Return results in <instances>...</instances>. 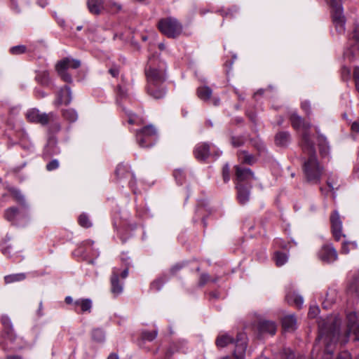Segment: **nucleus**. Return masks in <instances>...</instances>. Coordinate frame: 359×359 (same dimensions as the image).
<instances>
[{
  "label": "nucleus",
  "mask_w": 359,
  "mask_h": 359,
  "mask_svg": "<svg viewBox=\"0 0 359 359\" xmlns=\"http://www.w3.org/2000/svg\"><path fill=\"white\" fill-rule=\"evenodd\" d=\"M167 280L168 278L164 276L154 280L150 285L151 290L156 291L160 290Z\"/></svg>",
  "instance_id": "32"
},
{
  "label": "nucleus",
  "mask_w": 359,
  "mask_h": 359,
  "mask_svg": "<svg viewBox=\"0 0 359 359\" xmlns=\"http://www.w3.org/2000/svg\"><path fill=\"white\" fill-rule=\"evenodd\" d=\"M25 278V275L24 273H18L6 276L4 278L5 282L6 283H11L15 281H20Z\"/></svg>",
  "instance_id": "36"
},
{
  "label": "nucleus",
  "mask_w": 359,
  "mask_h": 359,
  "mask_svg": "<svg viewBox=\"0 0 359 359\" xmlns=\"http://www.w3.org/2000/svg\"><path fill=\"white\" fill-rule=\"evenodd\" d=\"M353 79L355 84V88L359 93V67H355L353 69Z\"/></svg>",
  "instance_id": "46"
},
{
  "label": "nucleus",
  "mask_w": 359,
  "mask_h": 359,
  "mask_svg": "<svg viewBox=\"0 0 359 359\" xmlns=\"http://www.w3.org/2000/svg\"><path fill=\"white\" fill-rule=\"evenodd\" d=\"M327 2L332 8V21L337 31L339 34L344 33L345 31L346 19L343 14L340 0H327Z\"/></svg>",
  "instance_id": "5"
},
{
  "label": "nucleus",
  "mask_w": 359,
  "mask_h": 359,
  "mask_svg": "<svg viewBox=\"0 0 359 359\" xmlns=\"http://www.w3.org/2000/svg\"><path fill=\"white\" fill-rule=\"evenodd\" d=\"M156 136V128L153 126L149 125L137 133L136 138L141 147H149L154 144Z\"/></svg>",
  "instance_id": "8"
},
{
  "label": "nucleus",
  "mask_w": 359,
  "mask_h": 359,
  "mask_svg": "<svg viewBox=\"0 0 359 359\" xmlns=\"http://www.w3.org/2000/svg\"><path fill=\"white\" fill-rule=\"evenodd\" d=\"M281 323L283 329L286 332H292L297 328V319L292 314L283 317Z\"/></svg>",
  "instance_id": "20"
},
{
  "label": "nucleus",
  "mask_w": 359,
  "mask_h": 359,
  "mask_svg": "<svg viewBox=\"0 0 359 359\" xmlns=\"http://www.w3.org/2000/svg\"><path fill=\"white\" fill-rule=\"evenodd\" d=\"M107 359H118V357L115 353H111L108 356Z\"/></svg>",
  "instance_id": "61"
},
{
  "label": "nucleus",
  "mask_w": 359,
  "mask_h": 359,
  "mask_svg": "<svg viewBox=\"0 0 359 359\" xmlns=\"http://www.w3.org/2000/svg\"><path fill=\"white\" fill-rule=\"evenodd\" d=\"M237 156L240 162L243 164L252 165L256 161L255 157L245 150L238 151Z\"/></svg>",
  "instance_id": "23"
},
{
  "label": "nucleus",
  "mask_w": 359,
  "mask_h": 359,
  "mask_svg": "<svg viewBox=\"0 0 359 359\" xmlns=\"http://www.w3.org/2000/svg\"><path fill=\"white\" fill-rule=\"evenodd\" d=\"M234 169L236 184H246L245 185H250L249 183L252 180H256L254 172L250 168H243L241 165H235Z\"/></svg>",
  "instance_id": "11"
},
{
  "label": "nucleus",
  "mask_w": 359,
  "mask_h": 359,
  "mask_svg": "<svg viewBox=\"0 0 359 359\" xmlns=\"http://www.w3.org/2000/svg\"><path fill=\"white\" fill-rule=\"evenodd\" d=\"M93 339L98 342H102L104 340L105 336L102 330L95 329L92 333Z\"/></svg>",
  "instance_id": "37"
},
{
  "label": "nucleus",
  "mask_w": 359,
  "mask_h": 359,
  "mask_svg": "<svg viewBox=\"0 0 359 359\" xmlns=\"http://www.w3.org/2000/svg\"><path fill=\"white\" fill-rule=\"evenodd\" d=\"M197 95L201 100L208 101L211 97L212 90L208 86H201L198 88Z\"/></svg>",
  "instance_id": "28"
},
{
  "label": "nucleus",
  "mask_w": 359,
  "mask_h": 359,
  "mask_svg": "<svg viewBox=\"0 0 359 359\" xmlns=\"http://www.w3.org/2000/svg\"><path fill=\"white\" fill-rule=\"evenodd\" d=\"M147 86L150 88L154 86H161L165 80V72L163 67L149 65L145 69Z\"/></svg>",
  "instance_id": "7"
},
{
  "label": "nucleus",
  "mask_w": 359,
  "mask_h": 359,
  "mask_svg": "<svg viewBox=\"0 0 359 359\" xmlns=\"http://www.w3.org/2000/svg\"><path fill=\"white\" fill-rule=\"evenodd\" d=\"M238 191V199L241 204H245L249 201L251 185L236 184Z\"/></svg>",
  "instance_id": "19"
},
{
  "label": "nucleus",
  "mask_w": 359,
  "mask_h": 359,
  "mask_svg": "<svg viewBox=\"0 0 359 359\" xmlns=\"http://www.w3.org/2000/svg\"><path fill=\"white\" fill-rule=\"evenodd\" d=\"M302 109L306 111L307 114H310L311 112V104L309 102L304 101L302 103Z\"/></svg>",
  "instance_id": "55"
},
{
  "label": "nucleus",
  "mask_w": 359,
  "mask_h": 359,
  "mask_svg": "<svg viewBox=\"0 0 359 359\" xmlns=\"http://www.w3.org/2000/svg\"><path fill=\"white\" fill-rule=\"evenodd\" d=\"M327 186L329 187V188H330L331 190H334V185H333V184H332V183L331 182V181H330V178L327 180Z\"/></svg>",
  "instance_id": "60"
},
{
  "label": "nucleus",
  "mask_w": 359,
  "mask_h": 359,
  "mask_svg": "<svg viewBox=\"0 0 359 359\" xmlns=\"http://www.w3.org/2000/svg\"><path fill=\"white\" fill-rule=\"evenodd\" d=\"M195 158L201 161H205L210 155V145L207 143L196 144L194 150Z\"/></svg>",
  "instance_id": "16"
},
{
  "label": "nucleus",
  "mask_w": 359,
  "mask_h": 359,
  "mask_svg": "<svg viewBox=\"0 0 359 359\" xmlns=\"http://www.w3.org/2000/svg\"><path fill=\"white\" fill-rule=\"evenodd\" d=\"M337 359H351V354L347 351L341 352ZM359 359V358H358Z\"/></svg>",
  "instance_id": "56"
},
{
  "label": "nucleus",
  "mask_w": 359,
  "mask_h": 359,
  "mask_svg": "<svg viewBox=\"0 0 359 359\" xmlns=\"http://www.w3.org/2000/svg\"><path fill=\"white\" fill-rule=\"evenodd\" d=\"M174 176L178 183L182 184L184 176H183V172L182 170H177L174 172Z\"/></svg>",
  "instance_id": "51"
},
{
  "label": "nucleus",
  "mask_w": 359,
  "mask_h": 359,
  "mask_svg": "<svg viewBox=\"0 0 359 359\" xmlns=\"http://www.w3.org/2000/svg\"><path fill=\"white\" fill-rule=\"evenodd\" d=\"M311 125L310 123L305 122L304 121H303V123L302 124L301 127L304 130V131L302 135V140H301L300 144L302 142L303 135L305 133H307L309 135L310 140L312 142V140L311 139V135L309 133V129L311 128Z\"/></svg>",
  "instance_id": "49"
},
{
  "label": "nucleus",
  "mask_w": 359,
  "mask_h": 359,
  "mask_svg": "<svg viewBox=\"0 0 359 359\" xmlns=\"http://www.w3.org/2000/svg\"><path fill=\"white\" fill-rule=\"evenodd\" d=\"M349 43V47L346 49L345 55L350 60H353L359 57V25L354 29Z\"/></svg>",
  "instance_id": "10"
},
{
  "label": "nucleus",
  "mask_w": 359,
  "mask_h": 359,
  "mask_svg": "<svg viewBox=\"0 0 359 359\" xmlns=\"http://www.w3.org/2000/svg\"><path fill=\"white\" fill-rule=\"evenodd\" d=\"M219 99H217V98H214L213 99V104L215 105H217L219 104Z\"/></svg>",
  "instance_id": "63"
},
{
  "label": "nucleus",
  "mask_w": 359,
  "mask_h": 359,
  "mask_svg": "<svg viewBox=\"0 0 359 359\" xmlns=\"http://www.w3.org/2000/svg\"><path fill=\"white\" fill-rule=\"evenodd\" d=\"M290 120L292 126L296 130L299 129L301 128L304 121L302 118L295 112L291 114L290 116Z\"/></svg>",
  "instance_id": "31"
},
{
  "label": "nucleus",
  "mask_w": 359,
  "mask_h": 359,
  "mask_svg": "<svg viewBox=\"0 0 359 359\" xmlns=\"http://www.w3.org/2000/svg\"><path fill=\"white\" fill-rule=\"evenodd\" d=\"M158 28L160 32L168 38H177L182 32V25L174 18H165L159 20Z\"/></svg>",
  "instance_id": "4"
},
{
  "label": "nucleus",
  "mask_w": 359,
  "mask_h": 359,
  "mask_svg": "<svg viewBox=\"0 0 359 359\" xmlns=\"http://www.w3.org/2000/svg\"><path fill=\"white\" fill-rule=\"evenodd\" d=\"M238 11V9L235 7L229 8L227 11H220V13L223 16H230L233 17V13H236Z\"/></svg>",
  "instance_id": "50"
},
{
  "label": "nucleus",
  "mask_w": 359,
  "mask_h": 359,
  "mask_svg": "<svg viewBox=\"0 0 359 359\" xmlns=\"http://www.w3.org/2000/svg\"><path fill=\"white\" fill-rule=\"evenodd\" d=\"M231 144L235 147H241L244 144V139L242 137H232Z\"/></svg>",
  "instance_id": "45"
},
{
  "label": "nucleus",
  "mask_w": 359,
  "mask_h": 359,
  "mask_svg": "<svg viewBox=\"0 0 359 359\" xmlns=\"http://www.w3.org/2000/svg\"><path fill=\"white\" fill-rule=\"evenodd\" d=\"M59 167V162L56 159L52 160L46 165V169L48 171H52L57 169Z\"/></svg>",
  "instance_id": "48"
},
{
  "label": "nucleus",
  "mask_w": 359,
  "mask_h": 359,
  "mask_svg": "<svg viewBox=\"0 0 359 359\" xmlns=\"http://www.w3.org/2000/svg\"><path fill=\"white\" fill-rule=\"evenodd\" d=\"M62 115L63 118L69 122H74L78 118L77 112L73 109L62 110Z\"/></svg>",
  "instance_id": "29"
},
{
  "label": "nucleus",
  "mask_w": 359,
  "mask_h": 359,
  "mask_svg": "<svg viewBox=\"0 0 359 359\" xmlns=\"http://www.w3.org/2000/svg\"><path fill=\"white\" fill-rule=\"evenodd\" d=\"M235 341L236 340L234 341L228 334H220L216 339L215 344L218 348H224L229 344H235Z\"/></svg>",
  "instance_id": "24"
},
{
  "label": "nucleus",
  "mask_w": 359,
  "mask_h": 359,
  "mask_svg": "<svg viewBox=\"0 0 359 359\" xmlns=\"http://www.w3.org/2000/svg\"><path fill=\"white\" fill-rule=\"evenodd\" d=\"M72 101V93L70 88L65 86L63 88H61L57 94V97L55 101V104L59 106L62 104H69Z\"/></svg>",
  "instance_id": "18"
},
{
  "label": "nucleus",
  "mask_w": 359,
  "mask_h": 359,
  "mask_svg": "<svg viewBox=\"0 0 359 359\" xmlns=\"http://www.w3.org/2000/svg\"><path fill=\"white\" fill-rule=\"evenodd\" d=\"M358 248L356 242H348L345 241L342 243L341 252L343 254H348L351 250H355Z\"/></svg>",
  "instance_id": "34"
},
{
  "label": "nucleus",
  "mask_w": 359,
  "mask_h": 359,
  "mask_svg": "<svg viewBox=\"0 0 359 359\" xmlns=\"http://www.w3.org/2000/svg\"><path fill=\"white\" fill-rule=\"evenodd\" d=\"M248 345V337L245 333H238L235 341V349L233 351V359H244ZM221 359H233L229 356L223 357Z\"/></svg>",
  "instance_id": "9"
},
{
  "label": "nucleus",
  "mask_w": 359,
  "mask_h": 359,
  "mask_svg": "<svg viewBox=\"0 0 359 359\" xmlns=\"http://www.w3.org/2000/svg\"><path fill=\"white\" fill-rule=\"evenodd\" d=\"M26 117L29 122L39 123L41 126L50 125V133H57L61 129V125L58 121L57 114L53 111L44 113L37 109H31L26 113Z\"/></svg>",
  "instance_id": "3"
},
{
  "label": "nucleus",
  "mask_w": 359,
  "mask_h": 359,
  "mask_svg": "<svg viewBox=\"0 0 359 359\" xmlns=\"http://www.w3.org/2000/svg\"><path fill=\"white\" fill-rule=\"evenodd\" d=\"M120 269L114 267L112 269L111 276L110 278L111 283V292L114 296H117L123 292V285L119 282Z\"/></svg>",
  "instance_id": "14"
},
{
  "label": "nucleus",
  "mask_w": 359,
  "mask_h": 359,
  "mask_svg": "<svg viewBox=\"0 0 359 359\" xmlns=\"http://www.w3.org/2000/svg\"><path fill=\"white\" fill-rule=\"evenodd\" d=\"M222 177L224 182H227L230 180V170L228 164L224 165L222 168Z\"/></svg>",
  "instance_id": "44"
},
{
  "label": "nucleus",
  "mask_w": 359,
  "mask_h": 359,
  "mask_svg": "<svg viewBox=\"0 0 359 359\" xmlns=\"http://www.w3.org/2000/svg\"><path fill=\"white\" fill-rule=\"evenodd\" d=\"M1 322L4 326L5 328L8 329V330H11L12 328V325H11V322L9 319L8 317L7 316H3L1 318Z\"/></svg>",
  "instance_id": "52"
},
{
  "label": "nucleus",
  "mask_w": 359,
  "mask_h": 359,
  "mask_svg": "<svg viewBox=\"0 0 359 359\" xmlns=\"http://www.w3.org/2000/svg\"><path fill=\"white\" fill-rule=\"evenodd\" d=\"M275 261L278 266H281L287 262V256L285 253L276 252L275 253Z\"/></svg>",
  "instance_id": "35"
},
{
  "label": "nucleus",
  "mask_w": 359,
  "mask_h": 359,
  "mask_svg": "<svg viewBox=\"0 0 359 359\" xmlns=\"http://www.w3.org/2000/svg\"><path fill=\"white\" fill-rule=\"evenodd\" d=\"M148 94L155 99H160L165 95V90L161 86H154L150 88V86L147 87Z\"/></svg>",
  "instance_id": "25"
},
{
  "label": "nucleus",
  "mask_w": 359,
  "mask_h": 359,
  "mask_svg": "<svg viewBox=\"0 0 359 359\" xmlns=\"http://www.w3.org/2000/svg\"><path fill=\"white\" fill-rule=\"evenodd\" d=\"M120 69L117 65H112L109 69V73L114 78L117 77L119 74Z\"/></svg>",
  "instance_id": "47"
},
{
  "label": "nucleus",
  "mask_w": 359,
  "mask_h": 359,
  "mask_svg": "<svg viewBox=\"0 0 359 359\" xmlns=\"http://www.w3.org/2000/svg\"><path fill=\"white\" fill-rule=\"evenodd\" d=\"M276 325L270 320H262L257 325L259 337H261L266 334L274 335L276 332Z\"/></svg>",
  "instance_id": "15"
},
{
  "label": "nucleus",
  "mask_w": 359,
  "mask_h": 359,
  "mask_svg": "<svg viewBox=\"0 0 359 359\" xmlns=\"http://www.w3.org/2000/svg\"><path fill=\"white\" fill-rule=\"evenodd\" d=\"M156 335H157V332L156 331H153V332L145 331V332H142V337L144 340H147V341H153L156 337Z\"/></svg>",
  "instance_id": "40"
},
{
  "label": "nucleus",
  "mask_w": 359,
  "mask_h": 359,
  "mask_svg": "<svg viewBox=\"0 0 359 359\" xmlns=\"http://www.w3.org/2000/svg\"><path fill=\"white\" fill-rule=\"evenodd\" d=\"M351 130L353 133H358L359 132V123L357 121H355L351 125Z\"/></svg>",
  "instance_id": "57"
},
{
  "label": "nucleus",
  "mask_w": 359,
  "mask_h": 359,
  "mask_svg": "<svg viewBox=\"0 0 359 359\" xmlns=\"http://www.w3.org/2000/svg\"><path fill=\"white\" fill-rule=\"evenodd\" d=\"M7 359H21V358L18 356H9V357H8Z\"/></svg>",
  "instance_id": "64"
},
{
  "label": "nucleus",
  "mask_w": 359,
  "mask_h": 359,
  "mask_svg": "<svg viewBox=\"0 0 359 359\" xmlns=\"http://www.w3.org/2000/svg\"><path fill=\"white\" fill-rule=\"evenodd\" d=\"M318 257L323 262L332 263L337 259L338 254L332 244H325L319 250Z\"/></svg>",
  "instance_id": "12"
},
{
  "label": "nucleus",
  "mask_w": 359,
  "mask_h": 359,
  "mask_svg": "<svg viewBox=\"0 0 359 359\" xmlns=\"http://www.w3.org/2000/svg\"><path fill=\"white\" fill-rule=\"evenodd\" d=\"M276 145L281 147H287L290 142V135L288 132L280 131L275 136Z\"/></svg>",
  "instance_id": "22"
},
{
  "label": "nucleus",
  "mask_w": 359,
  "mask_h": 359,
  "mask_svg": "<svg viewBox=\"0 0 359 359\" xmlns=\"http://www.w3.org/2000/svg\"><path fill=\"white\" fill-rule=\"evenodd\" d=\"M115 174L118 178H126L128 177H133V175L129 170L128 167L122 163L117 166L115 170Z\"/></svg>",
  "instance_id": "27"
},
{
  "label": "nucleus",
  "mask_w": 359,
  "mask_h": 359,
  "mask_svg": "<svg viewBox=\"0 0 359 359\" xmlns=\"http://www.w3.org/2000/svg\"><path fill=\"white\" fill-rule=\"evenodd\" d=\"M9 51L12 55H18L25 53L27 51V47L24 45H18L11 47Z\"/></svg>",
  "instance_id": "38"
},
{
  "label": "nucleus",
  "mask_w": 359,
  "mask_h": 359,
  "mask_svg": "<svg viewBox=\"0 0 359 359\" xmlns=\"http://www.w3.org/2000/svg\"><path fill=\"white\" fill-rule=\"evenodd\" d=\"M301 147L303 152L309 156L303 165L306 178L310 182L318 183L323 174L324 168L316 158L314 144L310 140L309 135L307 133L303 135Z\"/></svg>",
  "instance_id": "2"
},
{
  "label": "nucleus",
  "mask_w": 359,
  "mask_h": 359,
  "mask_svg": "<svg viewBox=\"0 0 359 359\" xmlns=\"http://www.w3.org/2000/svg\"><path fill=\"white\" fill-rule=\"evenodd\" d=\"M285 299L288 304L294 305L299 309L302 308L304 303L303 297L295 292H288L285 296Z\"/></svg>",
  "instance_id": "21"
},
{
  "label": "nucleus",
  "mask_w": 359,
  "mask_h": 359,
  "mask_svg": "<svg viewBox=\"0 0 359 359\" xmlns=\"http://www.w3.org/2000/svg\"><path fill=\"white\" fill-rule=\"evenodd\" d=\"M79 224L84 228H89L92 224L87 215L83 213L79 217Z\"/></svg>",
  "instance_id": "39"
},
{
  "label": "nucleus",
  "mask_w": 359,
  "mask_h": 359,
  "mask_svg": "<svg viewBox=\"0 0 359 359\" xmlns=\"http://www.w3.org/2000/svg\"><path fill=\"white\" fill-rule=\"evenodd\" d=\"M350 290L356 293L359 297V272L357 276L355 278L353 282L351 283Z\"/></svg>",
  "instance_id": "41"
},
{
  "label": "nucleus",
  "mask_w": 359,
  "mask_h": 359,
  "mask_svg": "<svg viewBox=\"0 0 359 359\" xmlns=\"http://www.w3.org/2000/svg\"><path fill=\"white\" fill-rule=\"evenodd\" d=\"M208 281H210V276L208 273H202L200 276L198 284L203 286ZM211 281L216 282L217 279H212Z\"/></svg>",
  "instance_id": "43"
},
{
  "label": "nucleus",
  "mask_w": 359,
  "mask_h": 359,
  "mask_svg": "<svg viewBox=\"0 0 359 359\" xmlns=\"http://www.w3.org/2000/svg\"><path fill=\"white\" fill-rule=\"evenodd\" d=\"M86 4L89 12L93 15H100L106 10L104 0H87Z\"/></svg>",
  "instance_id": "17"
},
{
  "label": "nucleus",
  "mask_w": 359,
  "mask_h": 359,
  "mask_svg": "<svg viewBox=\"0 0 359 359\" xmlns=\"http://www.w3.org/2000/svg\"><path fill=\"white\" fill-rule=\"evenodd\" d=\"M13 194L15 199L21 203H23L25 202L24 196L21 194V193L17 190H14L13 192Z\"/></svg>",
  "instance_id": "53"
},
{
  "label": "nucleus",
  "mask_w": 359,
  "mask_h": 359,
  "mask_svg": "<svg viewBox=\"0 0 359 359\" xmlns=\"http://www.w3.org/2000/svg\"><path fill=\"white\" fill-rule=\"evenodd\" d=\"M75 306H79L81 311L90 312L92 308V301L90 299H79L74 302Z\"/></svg>",
  "instance_id": "26"
},
{
  "label": "nucleus",
  "mask_w": 359,
  "mask_h": 359,
  "mask_svg": "<svg viewBox=\"0 0 359 359\" xmlns=\"http://www.w3.org/2000/svg\"><path fill=\"white\" fill-rule=\"evenodd\" d=\"M19 210L15 207H11L6 210L4 216L8 221H13L18 215Z\"/></svg>",
  "instance_id": "33"
},
{
  "label": "nucleus",
  "mask_w": 359,
  "mask_h": 359,
  "mask_svg": "<svg viewBox=\"0 0 359 359\" xmlns=\"http://www.w3.org/2000/svg\"><path fill=\"white\" fill-rule=\"evenodd\" d=\"M12 1V4H13V9H15L17 12L19 11V9L18 8V6L17 5L15 4V3L13 1V0H11Z\"/></svg>",
  "instance_id": "62"
},
{
  "label": "nucleus",
  "mask_w": 359,
  "mask_h": 359,
  "mask_svg": "<svg viewBox=\"0 0 359 359\" xmlns=\"http://www.w3.org/2000/svg\"><path fill=\"white\" fill-rule=\"evenodd\" d=\"M183 267V265L182 264H175V266H173L171 269H170V273L172 274V275H177V272L179 271H180Z\"/></svg>",
  "instance_id": "54"
},
{
  "label": "nucleus",
  "mask_w": 359,
  "mask_h": 359,
  "mask_svg": "<svg viewBox=\"0 0 359 359\" xmlns=\"http://www.w3.org/2000/svg\"><path fill=\"white\" fill-rule=\"evenodd\" d=\"M106 8L109 7V11L113 13H116L118 12L121 9V6L116 2H109L107 6H105Z\"/></svg>",
  "instance_id": "42"
},
{
  "label": "nucleus",
  "mask_w": 359,
  "mask_h": 359,
  "mask_svg": "<svg viewBox=\"0 0 359 359\" xmlns=\"http://www.w3.org/2000/svg\"><path fill=\"white\" fill-rule=\"evenodd\" d=\"M80 65L81 63L79 60L66 57L57 62L55 65V69L64 81L71 83L72 81V76L67 72V69L69 68L76 69L79 68Z\"/></svg>",
  "instance_id": "6"
},
{
  "label": "nucleus",
  "mask_w": 359,
  "mask_h": 359,
  "mask_svg": "<svg viewBox=\"0 0 359 359\" xmlns=\"http://www.w3.org/2000/svg\"><path fill=\"white\" fill-rule=\"evenodd\" d=\"M318 142L320 154L325 156L327 155L329 151V147L326 142V138L323 135H319L318 136Z\"/></svg>",
  "instance_id": "30"
},
{
  "label": "nucleus",
  "mask_w": 359,
  "mask_h": 359,
  "mask_svg": "<svg viewBox=\"0 0 359 359\" xmlns=\"http://www.w3.org/2000/svg\"><path fill=\"white\" fill-rule=\"evenodd\" d=\"M332 233L337 241L340 240L344 235L341 233L342 222L337 211H334L330 216Z\"/></svg>",
  "instance_id": "13"
},
{
  "label": "nucleus",
  "mask_w": 359,
  "mask_h": 359,
  "mask_svg": "<svg viewBox=\"0 0 359 359\" xmlns=\"http://www.w3.org/2000/svg\"><path fill=\"white\" fill-rule=\"evenodd\" d=\"M347 327L343 331H341L340 326L341 320L339 317H334L327 322L325 325L320 327L318 341H323L325 346L323 359H331L333 353L332 346L339 340L343 335V342L346 341V339L350 333L355 336V339L359 340V324L357 321L355 313L351 312L347 314Z\"/></svg>",
  "instance_id": "1"
},
{
  "label": "nucleus",
  "mask_w": 359,
  "mask_h": 359,
  "mask_svg": "<svg viewBox=\"0 0 359 359\" xmlns=\"http://www.w3.org/2000/svg\"><path fill=\"white\" fill-rule=\"evenodd\" d=\"M120 276L122 278H126L128 276V268L126 267L121 273H120Z\"/></svg>",
  "instance_id": "58"
},
{
  "label": "nucleus",
  "mask_w": 359,
  "mask_h": 359,
  "mask_svg": "<svg viewBox=\"0 0 359 359\" xmlns=\"http://www.w3.org/2000/svg\"><path fill=\"white\" fill-rule=\"evenodd\" d=\"M65 302H66V304H72V303H73V299H72L71 297H69V296L66 297V298H65Z\"/></svg>",
  "instance_id": "59"
}]
</instances>
